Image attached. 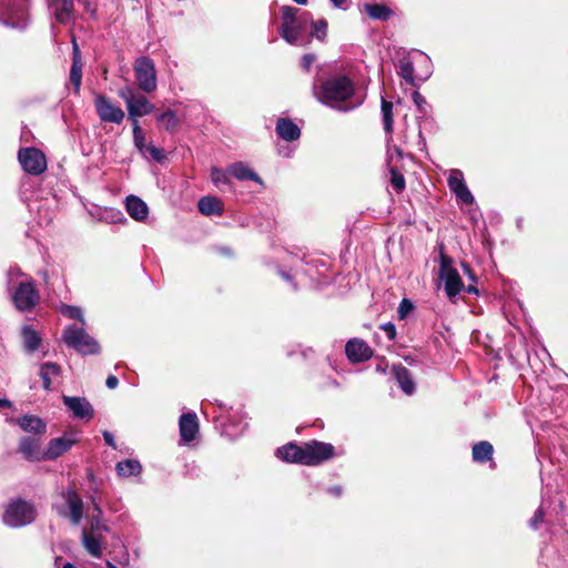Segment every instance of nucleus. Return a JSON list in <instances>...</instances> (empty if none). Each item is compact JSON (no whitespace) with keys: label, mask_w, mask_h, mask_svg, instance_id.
Masks as SVG:
<instances>
[{"label":"nucleus","mask_w":568,"mask_h":568,"mask_svg":"<svg viewBox=\"0 0 568 568\" xmlns=\"http://www.w3.org/2000/svg\"><path fill=\"white\" fill-rule=\"evenodd\" d=\"M316 100L337 111L347 112L362 104V100L354 99L355 84L345 74H336L321 84L313 85Z\"/></svg>","instance_id":"nucleus-1"},{"label":"nucleus","mask_w":568,"mask_h":568,"mask_svg":"<svg viewBox=\"0 0 568 568\" xmlns=\"http://www.w3.org/2000/svg\"><path fill=\"white\" fill-rule=\"evenodd\" d=\"M334 446L328 443L311 440L303 445L290 443L276 450V456L285 462L307 466L320 465L334 456Z\"/></svg>","instance_id":"nucleus-2"},{"label":"nucleus","mask_w":568,"mask_h":568,"mask_svg":"<svg viewBox=\"0 0 568 568\" xmlns=\"http://www.w3.org/2000/svg\"><path fill=\"white\" fill-rule=\"evenodd\" d=\"M312 14L298 8H282L280 36L291 45L304 47L311 42Z\"/></svg>","instance_id":"nucleus-3"},{"label":"nucleus","mask_w":568,"mask_h":568,"mask_svg":"<svg viewBox=\"0 0 568 568\" xmlns=\"http://www.w3.org/2000/svg\"><path fill=\"white\" fill-rule=\"evenodd\" d=\"M397 74L412 87H417V81H426L432 74V63L428 55L418 52L414 60L408 57L399 59Z\"/></svg>","instance_id":"nucleus-4"},{"label":"nucleus","mask_w":568,"mask_h":568,"mask_svg":"<svg viewBox=\"0 0 568 568\" xmlns=\"http://www.w3.org/2000/svg\"><path fill=\"white\" fill-rule=\"evenodd\" d=\"M30 0H0V23L23 30L30 20Z\"/></svg>","instance_id":"nucleus-5"},{"label":"nucleus","mask_w":568,"mask_h":568,"mask_svg":"<svg viewBox=\"0 0 568 568\" xmlns=\"http://www.w3.org/2000/svg\"><path fill=\"white\" fill-rule=\"evenodd\" d=\"M62 339L70 348L75 349L83 355L99 354L100 346L98 342L87 333L84 325H69L64 328Z\"/></svg>","instance_id":"nucleus-6"},{"label":"nucleus","mask_w":568,"mask_h":568,"mask_svg":"<svg viewBox=\"0 0 568 568\" xmlns=\"http://www.w3.org/2000/svg\"><path fill=\"white\" fill-rule=\"evenodd\" d=\"M36 519L34 507L21 499L11 500L3 513L2 521L11 528H20L30 525Z\"/></svg>","instance_id":"nucleus-7"},{"label":"nucleus","mask_w":568,"mask_h":568,"mask_svg":"<svg viewBox=\"0 0 568 568\" xmlns=\"http://www.w3.org/2000/svg\"><path fill=\"white\" fill-rule=\"evenodd\" d=\"M439 278L444 282V287L449 300H454L464 288L457 270L453 267V260L444 253V246L440 245L439 256Z\"/></svg>","instance_id":"nucleus-8"},{"label":"nucleus","mask_w":568,"mask_h":568,"mask_svg":"<svg viewBox=\"0 0 568 568\" xmlns=\"http://www.w3.org/2000/svg\"><path fill=\"white\" fill-rule=\"evenodd\" d=\"M13 305L20 312H31L40 303V293L33 280L20 282L11 293Z\"/></svg>","instance_id":"nucleus-9"},{"label":"nucleus","mask_w":568,"mask_h":568,"mask_svg":"<svg viewBox=\"0 0 568 568\" xmlns=\"http://www.w3.org/2000/svg\"><path fill=\"white\" fill-rule=\"evenodd\" d=\"M60 496L63 499V504L55 507L58 515L68 518L74 526L79 525L83 517L82 497L72 488L62 490Z\"/></svg>","instance_id":"nucleus-10"},{"label":"nucleus","mask_w":568,"mask_h":568,"mask_svg":"<svg viewBox=\"0 0 568 568\" xmlns=\"http://www.w3.org/2000/svg\"><path fill=\"white\" fill-rule=\"evenodd\" d=\"M134 77L139 89L144 93L155 91L158 78L155 65L149 57H139L133 65Z\"/></svg>","instance_id":"nucleus-11"},{"label":"nucleus","mask_w":568,"mask_h":568,"mask_svg":"<svg viewBox=\"0 0 568 568\" xmlns=\"http://www.w3.org/2000/svg\"><path fill=\"white\" fill-rule=\"evenodd\" d=\"M18 160L22 169L32 175H40L47 169V160L39 149L24 148L18 153Z\"/></svg>","instance_id":"nucleus-12"},{"label":"nucleus","mask_w":568,"mask_h":568,"mask_svg":"<svg viewBox=\"0 0 568 568\" xmlns=\"http://www.w3.org/2000/svg\"><path fill=\"white\" fill-rule=\"evenodd\" d=\"M78 432H67L61 437L52 438L44 450L45 460H54L70 450L73 445L79 443Z\"/></svg>","instance_id":"nucleus-13"},{"label":"nucleus","mask_w":568,"mask_h":568,"mask_svg":"<svg viewBox=\"0 0 568 568\" xmlns=\"http://www.w3.org/2000/svg\"><path fill=\"white\" fill-rule=\"evenodd\" d=\"M95 111L102 122L120 124L124 120L123 110L111 102L105 95L98 94L94 99Z\"/></svg>","instance_id":"nucleus-14"},{"label":"nucleus","mask_w":568,"mask_h":568,"mask_svg":"<svg viewBox=\"0 0 568 568\" xmlns=\"http://www.w3.org/2000/svg\"><path fill=\"white\" fill-rule=\"evenodd\" d=\"M447 182L457 201L468 205L475 202L474 195L465 183L464 173L459 169L449 171Z\"/></svg>","instance_id":"nucleus-15"},{"label":"nucleus","mask_w":568,"mask_h":568,"mask_svg":"<svg viewBox=\"0 0 568 568\" xmlns=\"http://www.w3.org/2000/svg\"><path fill=\"white\" fill-rule=\"evenodd\" d=\"M345 354L349 362L362 363L373 356V351L363 339L352 338L345 345Z\"/></svg>","instance_id":"nucleus-16"},{"label":"nucleus","mask_w":568,"mask_h":568,"mask_svg":"<svg viewBox=\"0 0 568 568\" xmlns=\"http://www.w3.org/2000/svg\"><path fill=\"white\" fill-rule=\"evenodd\" d=\"M390 375L404 394L407 396L415 394L416 383L414 381L413 374L403 364L393 365Z\"/></svg>","instance_id":"nucleus-17"},{"label":"nucleus","mask_w":568,"mask_h":568,"mask_svg":"<svg viewBox=\"0 0 568 568\" xmlns=\"http://www.w3.org/2000/svg\"><path fill=\"white\" fill-rule=\"evenodd\" d=\"M63 404L73 414L74 417L81 419H90L93 417V407L84 397L63 396Z\"/></svg>","instance_id":"nucleus-18"},{"label":"nucleus","mask_w":568,"mask_h":568,"mask_svg":"<svg viewBox=\"0 0 568 568\" xmlns=\"http://www.w3.org/2000/svg\"><path fill=\"white\" fill-rule=\"evenodd\" d=\"M181 440L191 443L199 433V422L195 413H186L181 415L179 420Z\"/></svg>","instance_id":"nucleus-19"},{"label":"nucleus","mask_w":568,"mask_h":568,"mask_svg":"<svg viewBox=\"0 0 568 568\" xmlns=\"http://www.w3.org/2000/svg\"><path fill=\"white\" fill-rule=\"evenodd\" d=\"M19 452L31 462L45 460L44 450H41L40 440L33 437H23L19 444Z\"/></svg>","instance_id":"nucleus-20"},{"label":"nucleus","mask_w":568,"mask_h":568,"mask_svg":"<svg viewBox=\"0 0 568 568\" xmlns=\"http://www.w3.org/2000/svg\"><path fill=\"white\" fill-rule=\"evenodd\" d=\"M47 2L59 23L67 24L72 20L73 0H47Z\"/></svg>","instance_id":"nucleus-21"},{"label":"nucleus","mask_w":568,"mask_h":568,"mask_svg":"<svg viewBox=\"0 0 568 568\" xmlns=\"http://www.w3.org/2000/svg\"><path fill=\"white\" fill-rule=\"evenodd\" d=\"M154 110V105L148 100V98L139 93L128 108L129 119L134 122L140 116L150 114Z\"/></svg>","instance_id":"nucleus-22"},{"label":"nucleus","mask_w":568,"mask_h":568,"mask_svg":"<svg viewBox=\"0 0 568 568\" xmlns=\"http://www.w3.org/2000/svg\"><path fill=\"white\" fill-rule=\"evenodd\" d=\"M23 349L28 354L39 351L42 346V337L31 325H24L21 328Z\"/></svg>","instance_id":"nucleus-23"},{"label":"nucleus","mask_w":568,"mask_h":568,"mask_svg":"<svg viewBox=\"0 0 568 568\" xmlns=\"http://www.w3.org/2000/svg\"><path fill=\"white\" fill-rule=\"evenodd\" d=\"M276 133L285 141H296L301 136V129L291 120L280 118L276 121Z\"/></svg>","instance_id":"nucleus-24"},{"label":"nucleus","mask_w":568,"mask_h":568,"mask_svg":"<svg viewBox=\"0 0 568 568\" xmlns=\"http://www.w3.org/2000/svg\"><path fill=\"white\" fill-rule=\"evenodd\" d=\"M125 209L128 214L136 221H143L149 213L146 203L135 195H129L126 197Z\"/></svg>","instance_id":"nucleus-25"},{"label":"nucleus","mask_w":568,"mask_h":568,"mask_svg":"<svg viewBox=\"0 0 568 568\" xmlns=\"http://www.w3.org/2000/svg\"><path fill=\"white\" fill-rule=\"evenodd\" d=\"M199 211L206 216L221 215L224 211L223 202L215 196H203L197 202Z\"/></svg>","instance_id":"nucleus-26"},{"label":"nucleus","mask_w":568,"mask_h":568,"mask_svg":"<svg viewBox=\"0 0 568 568\" xmlns=\"http://www.w3.org/2000/svg\"><path fill=\"white\" fill-rule=\"evenodd\" d=\"M61 367L57 363L47 362L40 365L39 375L42 379L43 388L51 389L52 381L60 376Z\"/></svg>","instance_id":"nucleus-27"},{"label":"nucleus","mask_w":568,"mask_h":568,"mask_svg":"<svg viewBox=\"0 0 568 568\" xmlns=\"http://www.w3.org/2000/svg\"><path fill=\"white\" fill-rule=\"evenodd\" d=\"M18 425L28 433L43 434L47 429L45 423L34 415H23L18 419Z\"/></svg>","instance_id":"nucleus-28"},{"label":"nucleus","mask_w":568,"mask_h":568,"mask_svg":"<svg viewBox=\"0 0 568 568\" xmlns=\"http://www.w3.org/2000/svg\"><path fill=\"white\" fill-rule=\"evenodd\" d=\"M81 80H82V65L80 62V52L79 48L73 41V61L70 70V81L72 85L74 87L75 93H79L81 88Z\"/></svg>","instance_id":"nucleus-29"},{"label":"nucleus","mask_w":568,"mask_h":568,"mask_svg":"<svg viewBox=\"0 0 568 568\" xmlns=\"http://www.w3.org/2000/svg\"><path fill=\"white\" fill-rule=\"evenodd\" d=\"M229 173L234 176L236 180L246 181L251 180L262 184L261 178L252 171L247 165L243 162H236L232 164L229 169Z\"/></svg>","instance_id":"nucleus-30"},{"label":"nucleus","mask_w":568,"mask_h":568,"mask_svg":"<svg viewBox=\"0 0 568 568\" xmlns=\"http://www.w3.org/2000/svg\"><path fill=\"white\" fill-rule=\"evenodd\" d=\"M115 470L120 477L138 476L142 471V465L136 459H124L116 463Z\"/></svg>","instance_id":"nucleus-31"},{"label":"nucleus","mask_w":568,"mask_h":568,"mask_svg":"<svg viewBox=\"0 0 568 568\" xmlns=\"http://www.w3.org/2000/svg\"><path fill=\"white\" fill-rule=\"evenodd\" d=\"M364 9L371 19L377 21H387L393 16V11L385 4L366 3Z\"/></svg>","instance_id":"nucleus-32"},{"label":"nucleus","mask_w":568,"mask_h":568,"mask_svg":"<svg viewBox=\"0 0 568 568\" xmlns=\"http://www.w3.org/2000/svg\"><path fill=\"white\" fill-rule=\"evenodd\" d=\"M494 453L489 442H478L473 446V459L477 463H486L491 459Z\"/></svg>","instance_id":"nucleus-33"},{"label":"nucleus","mask_w":568,"mask_h":568,"mask_svg":"<svg viewBox=\"0 0 568 568\" xmlns=\"http://www.w3.org/2000/svg\"><path fill=\"white\" fill-rule=\"evenodd\" d=\"M82 542L85 550L94 558H101L102 547L101 539L93 534H89L85 530L82 532Z\"/></svg>","instance_id":"nucleus-34"},{"label":"nucleus","mask_w":568,"mask_h":568,"mask_svg":"<svg viewBox=\"0 0 568 568\" xmlns=\"http://www.w3.org/2000/svg\"><path fill=\"white\" fill-rule=\"evenodd\" d=\"M156 121L161 123L168 132H173L180 125V120L173 110L156 115Z\"/></svg>","instance_id":"nucleus-35"},{"label":"nucleus","mask_w":568,"mask_h":568,"mask_svg":"<svg viewBox=\"0 0 568 568\" xmlns=\"http://www.w3.org/2000/svg\"><path fill=\"white\" fill-rule=\"evenodd\" d=\"M382 114L384 130L389 134L393 131V103L386 101L384 98H382Z\"/></svg>","instance_id":"nucleus-36"},{"label":"nucleus","mask_w":568,"mask_h":568,"mask_svg":"<svg viewBox=\"0 0 568 568\" xmlns=\"http://www.w3.org/2000/svg\"><path fill=\"white\" fill-rule=\"evenodd\" d=\"M326 32H327L326 20L320 19L315 22L312 20V23L310 26L311 39L316 38L318 40H324V38L326 37Z\"/></svg>","instance_id":"nucleus-37"},{"label":"nucleus","mask_w":568,"mask_h":568,"mask_svg":"<svg viewBox=\"0 0 568 568\" xmlns=\"http://www.w3.org/2000/svg\"><path fill=\"white\" fill-rule=\"evenodd\" d=\"M132 126L134 145L141 153H144V149L148 144H145V135L139 124V121L134 120V122H132Z\"/></svg>","instance_id":"nucleus-38"},{"label":"nucleus","mask_w":568,"mask_h":568,"mask_svg":"<svg viewBox=\"0 0 568 568\" xmlns=\"http://www.w3.org/2000/svg\"><path fill=\"white\" fill-rule=\"evenodd\" d=\"M301 354L303 358H308L314 354L312 347H303L302 345H291L286 347V356L293 357L295 354Z\"/></svg>","instance_id":"nucleus-39"},{"label":"nucleus","mask_w":568,"mask_h":568,"mask_svg":"<svg viewBox=\"0 0 568 568\" xmlns=\"http://www.w3.org/2000/svg\"><path fill=\"white\" fill-rule=\"evenodd\" d=\"M211 180L216 186H222L230 183L227 173L219 168H212Z\"/></svg>","instance_id":"nucleus-40"},{"label":"nucleus","mask_w":568,"mask_h":568,"mask_svg":"<svg viewBox=\"0 0 568 568\" xmlns=\"http://www.w3.org/2000/svg\"><path fill=\"white\" fill-rule=\"evenodd\" d=\"M62 314L71 320L80 321L82 325L85 324L83 314H82V310L78 306L63 305Z\"/></svg>","instance_id":"nucleus-41"},{"label":"nucleus","mask_w":568,"mask_h":568,"mask_svg":"<svg viewBox=\"0 0 568 568\" xmlns=\"http://www.w3.org/2000/svg\"><path fill=\"white\" fill-rule=\"evenodd\" d=\"M390 174H392L390 183H392L393 189L397 193H400L405 189V179H404L403 174L398 173L394 168L390 169Z\"/></svg>","instance_id":"nucleus-42"},{"label":"nucleus","mask_w":568,"mask_h":568,"mask_svg":"<svg viewBox=\"0 0 568 568\" xmlns=\"http://www.w3.org/2000/svg\"><path fill=\"white\" fill-rule=\"evenodd\" d=\"M144 153H149V155L156 162H162L165 159L164 151L156 148L154 144H148L144 149Z\"/></svg>","instance_id":"nucleus-43"},{"label":"nucleus","mask_w":568,"mask_h":568,"mask_svg":"<svg viewBox=\"0 0 568 568\" xmlns=\"http://www.w3.org/2000/svg\"><path fill=\"white\" fill-rule=\"evenodd\" d=\"M545 519V511L542 507L540 506L534 514V516L529 520V527L534 530H537L540 528L541 524Z\"/></svg>","instance_id":"nucleus-44"},{"label":"nucleus","mask_w":568,"mask_h":568,"mask_svg":"<svg viewBox=\"0 0 568 568\" xmlns=\"http://www.w3.org/2000/svg\"><path fill=\"white\" fill-rule=\"evenodd\" d=\"M138 94L139 93L134 92V90L130 87H124L119 91V97L125 102L126 109L130 106Z\"/></svg>","instance_id":"nucleus-45"},{"label":"nucleus","mask_w":568,"mask_h":568,"mask_svg":"<svg viewBox=\"0 0 568 568\" xmlns=\"http://www.w3.org/2000/svg\"><path fill=\"white\" fill-rule=\"evenodd\" d=\"M412 98H413V101H414L415 105L417 106L418 111L422 113H426V106H427L426 99L418 91H414L412 94Z\"/></svg>","instance_id":"nucleus-46"},{"label":"nucleus","mask_w":568,"mask_h":568,"mask_svg":"<svg viewBox=\"0 0 568 568\" xmlns=\"http://www.w3.org/2000/svg\"><path fill=\"white\" fill-rule=\"evenodd\" d=\"M413 310V304L409 300L404 298L398 306V315L404 318Z\"/></svg>","instance_id":"nucleus-47"},{"label":"nucleus","mask_w":568,"mask_h":568,"mask_svg":"<svg viewBox=\"0 0 568 568\" xmlns=\"http://www.w3.org/2000/svg\"><path fill=\"white\" fill-rule=\"evenodd\" d=\"M316 55L313 53H307L302 57L301 65L305 71H310L311 65L315 62Z\"/></svg>","instance_id":"nucleus-48"},{"label":"nucleus","mask_w":568,"mask_h":568,"mask_svg":"<svg viewBox=\"0 0 568 568\" xmlns=\"http://www.w3.org/2000/svg\"><path fill=\"white\" fill-rule=\"evenodd\" d=\"M92 503H93V507H94V510L97 511V516L93 517V521H92V529H99V525H100V516L102 515V510H101V507L94 501V499H92Z\"/></svg>","instance_id":"nucleus-49"},{"label":"nucleus","mask_w":568,"mask_h":568,"mask_svg":"<svg viewBox=\"0 0 568 568\" xmlns=\"http://www.w3.org/2000/svg\"><path fill=\"white\" fill-rule=\"evenodd\" d=\"M382 329H384L388 336V338L392 341L396 336V328L395 325L392 323H386L381 326Z\"/></svg>","instance_id":"nucleus-50"},{"label":"nucleus","mask_w":568,"mask_h":568,"mask_svg":"<svg viewBox=\"0 0 568 568\" xmlns=\"http://www.w3.org/2000/svg\"><path fill=\"white\" fill-rule=\"evenodd\" d=\"M103 435V438L105 440V443L111 446L113 449L116 448V444H115V439H114V436L109 432V430H104L102 433Z\"/></svg>","instance_id":"nucleus-51"},{"label":"nucleus","mask_w":568,"mask_h":568,"mask_svg":"<svg viewBox=\"0 0 568 568\" xmlns=\"http://www.w3.org/2000/svg\"><path fill=\"white\" fill-rule=\"evenodd\" d=\"M118 384H119V379L113 375H110L105 381V385L110 389H114L118 386Z\"/></svg>","instance_id":"nucleus-52"},{"label":"nucleus","mask_w":568,"mask_h":568,"mask_svg":"<svg viewBox=\"0 0 568 568\" xmlns=\"http://www.w3.org/2000/svg\"><path fill=\"white\" fill-rule=\"evenodd\" d=\"M327 493L335 497H339L343 493V489L341 486H332L327 488Z\"/></svg>","instance_id":"nucleus-53"},{"label":"nucleus","mask_w":568,"mask_h":568,"mask_svg":"<svg viewBox=\"0 0 568 568\" xmlns=\"http://www.w3.org/2000/svg\"><path fill=\"white\" fill-rule=\"evenodd\" d=\"M331 2L333 3V6L335 8H338V9H343V10H346V2L347 0H331Z\"/></svg>","instance_id":"nucleus-54"},{"label":"nucleus","mask_w":568,"mask_h":568,"mask_svg":"<svg viewBox=\"0 0 568 568\" xmlns=\"http://www.w3.org/2000/svg\"><path fill=\"white\" fill-rule=\"evenodd\" d=\"M463 270L464 272L468 275V277L471 280V281H475V275L474 273L471 272L470 267L468 264L464 263L463 264Z\"/></svg>","instance_id":"nucleus-55"},{"label":"nucleus","mask_w":568,"mask_h":568,"mask_svg":"<svg viewBox=\"0 0 568 568\" xmlns=\"http://www.w3.org/2000/svg\"><path fill=\"white\" fill-rule=\"evenodd\" d=\"M467 293L469 294H478V290L476 286L474 285H468L467 287L464 288Z\"/></svg>","instance_id":"nucleus-56"},{"label":"nucleus","mask_w":568,"mask_h":568,"mask_svg":"<svg viewBox=\"0 0 568 568\" xmlns=\"http://www.w3.org/2000/svg\"><path fill=\"white\" fill-rule=\"evenodd\" d=\"M280 274H281V276H282L285 281H287V282H292V275H291L290 273H287V272H285V271H281V272H280Z\"/></svg>","instance_id":"nucleus-57"},{"label":"nucleus","mask_w":568,"mask_h":568,"mask_svg":"<svg viewBox=\"0 0 568 568\" xmlns=\"http://www.w3.org/2000/svg\"><path fill=\"white\" fill-rule=\"evenodd\" d=\"M10 406H11V403L8 399L0 398V409L1 408H7V407H10Z\"/></svg>","instance_id":"nucleus-58"},{"label":"nucleus","mask_w":568,"mask_h":568,"mask_svg":"<svg viewBox=\"0 0 568 568\" xmlns=\"http://www.w3.org/2000/svg\"><path fill=\"white\" fill-rule=\"evenodd\" d=\"M388 152H395L398 156H402V151L398 146H393V149H389Z\"/></svg>","instance_id":"nucleus-59"},{"label":"nucleus","mask_w":568,"mask_h":568,"mask_svg":"<svg viewBox=\"0 0 568 568\" xmlns=\"http://www.w3.org/2000/svg\"><path fill=\"white\" fill-rule=\"evenodd\" d=\"M62 568H77L71 562H65Z\"/></svg>","instance_id":"nucleus-60"},{"label":"nucleus","mask_w":568,"mask_h":568,"mask_svg":"<svg viewBox=\"0 0 568 568\" xmlns=\"http://www.w3.org/2000/svg\"><path fill=\"white\" fill-rule=\"evenodd\" d=\"M376 371H377V372H382V373H386V368H385V367H383V366H381V365H378V366L376 367Z\"/></svg>","instance_id":"nucleus-61"},{"label":"nucleus","mask_w":568,"mask_h":568,"mask_svg":"<svg viewBox=\"0 0 568 568\" xmlns=\"http://www.w3.org/2000/svg\"><path fill=\"white\" fill-rule=\"evenodd\" d=\"M297 4L304 6L307 3V0H294Z\"/></svg>","instance_id":"nucleus-62"},{"label":"nucleus","mask_w":568,"mask_h":568,"mask_svg":"<svg viewBox=\"0 0 568 568\" xmlns=\"http://www.w3.org/2000/svg\"><path fill=\"white\" fill-rule=\"evenodd\" d=\"M105 565H106V567H108V568H118L114 564H112V562H111V561H109V560L106 561V564H105Z\"/></svg>","instance_id":"nucleus-63"}]
</instances>
